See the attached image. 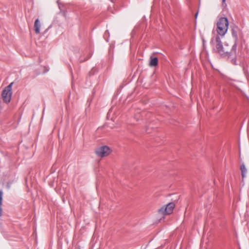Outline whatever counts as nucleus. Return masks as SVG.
Returning <instances> with one entry per match:
<instances>
[{
  "instance_id": "1",
  "label": "nucleus",
  "mask_w": 249,
  "mask_h": 249,
  "mask_svg": "<svg viewBox=\"0 0 249 249\" xmlns=\"http://www.w3.org/2000/svg\"><path fill=\"white\" fill-rule=\"evenodd\" d=\"M211 43L213 46V51L222 56H226L232 51H235L234 45L232 46V48L226 44L223 46L218 36H216L214 39L212 38Z\"/></svg>"
},
{
  "instance_id": "2",
  "label": "nucleus",
  "mask_w": 249,
  "mask_h": 249,
  "mask_svg": "<svg viewBox=\"0 0 249 249\" xmlns=\"http://www.w3.org/2000/svg\"><path fill=\"white\" fill-rule=\"evenodd\" d=\"M229 28L228 18L224 17L220 18L216 23V32L218 35L224 36L227 33Z\"/></svg>"
},
{
  "instance_id": "3",
  "label": "nucleus",
  "mask_w": 249,
  "mask_h": 249,
  "mask_svg": "<svg viewBox=\"0 0 249 249\" xmlns=\"http://www.w3.org/2000/svg\"><path fill=\"white\" fill-rule=\"evenodd\" d=\"M13 83H11L4 88L1 92V97L4 103H8L11 100L12 94V89Z\"/></svg>"
},
{
  "instance_id": "4",
  "label": "nucleus",
  "mask_w": 249,
  "mask_h": 249,
  "mask_svg": "<svg viewBox=\"0 0 249 249\" xmlns=\"http://www.w3.org/2000/svg\"><path fill=\"white\" fill-rule=\"evenodd\" d=\"M175 207L174 203H168L165 206H162L158 210V214L160 215H165L170 214L173 213V210Z\"/></svg>"
},
{
  "instance_id": "5",
  "label": "nucleus",
  "mask_w": 249,
  "mask_h": 249,
  "mask_svg": "<svg viewBox=\"0 0 249 249\" xmlns=\"http://www.w3.org/2000/svg\"><path fill=\"white\" fill-rule=\"evenodd\" d=\"M112 152L109 147L103 146L97 148L95 151L96 154L100 157H105L108 156Z\"/></svg>"
},
{
  "instance_id": "6",
  "label": "nucleus",
  "mask_w": 249,
  "mask_h": 249,
  "mask_svg": "<svg viewBox=\"0 0 249 249\" xmlns=\"http://www.w3.org/2000/svg\"><path fill=\"white\" fill-rule=\"evenodd\" d=\"M40 24L38 19L35 20L34 24L35 31L36 34H39L40 32Z\"/></svg>"
},
{
  "instance_id": "7",
  "label": "nucleus",
  "mask_w": 249,
  "mask_h": 249,
  "mask_svg": "<svg viewBox=\"0 0 249 249\" xmlns=\"http://www.w3.org/2000/svg\"><path fill=\"white\" fill-rule=\"evenodd\" d=\"M158 59L157 57L151 58V60L149 63V66L151 67H155L158 65Z\"/></svg>"
},
{
  "instance_id": "8",
  "label": "nucleus",
  "mask_w": 249,
  "mask_h": 249,
  "mask_svg": "<svg viewBox=\"0 0 249 249\" xmlns=\"http://www.w3.org/2000/svg\"><path fill=\"white\" fill-rule=\"evenodd\" d=\"M240 169L241 170L242 177L244 178L247 173V169L245 167V166L244 164H242L241 166Z\"/></svg>"
},
{
  "instance_id": "9",
  "label": "nucleus",
  "mask_w": 249,
  "mask_h": 249,
  "mask_svg": "<svg viewBox=\"0 0 249 249\" xmlns=\"http://www.w3.org/2000/svg\"><path fill=\"white\" fill-rule=\"evenodd\" d=\"M2 192L0 191V216L2 215Z\"/></svg>"
},
{
  "instance_id": "10",
  "label": "nucleus",
  "mask_w": 249,
  "mask_h": 249,
  "mask_svg": "<svg viewBox=\"0 0 249 249\" xmlns=\"http://www.w3.org/2000/svg\"><path fill=\"white\" fill-rule=\"evenodd\" d=\"M226 0H222V6L224 7L226 6Z\"/></svg>"
},
{
  "instance_id": "11",
  "label": "nucleus",
  "mask_w": 249,
  "mask_h": 249,
  "mask_svg": "<svg viewBox=\"0 0 249 249\" xmlns=\"http://www.w3.org/2000/svg\"><path fill=\"white\" fill-rule=\"evenodd\" d=\"M197 15H198V12H197L196 15H195V18H196L197 16Z\"/></svg>"
}]
</instances>
